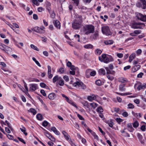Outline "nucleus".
I'll return each mask as SVG.
<instances>
[{
	"instance_id": "f257e3e1",
	"label": "nucleus",
	"mask_w": 146,
	"mask_h": 146,
	"mask_svg": "<svg viewBox=\"0 0 146 146\" xmlns=\"http://www.w3.org/2000/svg\"><path fill=\"white\" fill-rule=\"evenodd\" d=\"M94 30V27L91 25H87L84 27V31L86 34L93 33Z\"/></svg>"
},
{
	"instance_id": "f03ea898",
	"label": "nucleus",
	"mask_w": 146,
	"mask_h": 146,
	"mask_svg": "<svg viewBox=\"0 0 146 146\" xmlns=\"http://www.w3.org/2000/svg\"><path fill=\"white\" fill-rule=\"evenodd\" d=\"M131 26L134 29H141L145 27V25L142 23L134 22L131 24Z\"/></svg>"
},
{
	"instance_id": "7ed1b4c3",
	"label": "nucleus",
	"mask_w": 146,
	"mask_h": 146,
	"mask_svg": "<svg viewBox=\"0 0 146 146\" xmlns=\"http://www.w3.org/2000/svg\"><path fill=\"white\" fill-rule=\"evenodd\" d=\"M102 33L106 36H109L111 34L109 27L107 26H104L102 27Z\"/></svg>"
},
{
	"instance_id": "20e7f679",
	"label": "nucleus",
	"mask_w": 146,
	"mask_h": 146,
	"mask_svg": "<svg viewBox=\"0 0 146 146\" xmlns=\"http://www.w3.org/2000/svg\"><path fill=\"white\" fill-rule=\"evenodd\" d=\"M136 6L143 9H146V1L145 0H140L136 4Z\"/></svg>"
},
{
	"instance_id": "39448f33",
	"label": "nucleus",
	"mask_w": 146,
	"mask_h": 146,
	"mask_svg": "<svg viewBox=\"0 0 146 146\" xmlns=\"http://www.w3.org/2000/svg\"><path fill=\"white\" fill-rule=\"evenodd\" d=\"M44 29V27L42 26L40 28L38 27H35L33 28L32 30L38 33H44L45 32Z\"/></svg>"
},
{
	"instance_id": "423d86ee",
	"label": "nucleus",
	"mask_w": 146,
	"mask_h": 146,
	"mask_svg": "<svg viewBox=\"0 0 146 146\" xmlns=\"http://www.w3.org/2000/svg\"><path fill=\"white\" fill-rule=\"evenodd\" d=\"M81 22L76 19L72 23V27L75 29L79 28L81 26Z\"/></svg>"
},
{
	"instance_id": "0eeeda50",
	"label": "nucleus",
	"mask_w": 146,
	"mask_h": 146,
	"mask_svg": "<svg viewBox=\"0 0 146 146\" xmlns=\"http://www.w3.org/2000/svg\"><path fill=\"white\" fill-rule=\"evenodd\" d=\"M99 59L101 61L105 63H108L109 62V59L106 56V54H103L101 57H99Z\"/></svg>"
},
{
	"instance_id": "6e6552de",
	"label": "nucleus",
	"mask_w": 146,
	"mask_h": 146,
	"mask_svg": "<svg viewBox=\"0 0 146 146\" xmlns=\"http://www.w3.org/2000/svg\"><path fill=\"white\" fill-rule=\"evenodd\" d=\"M136 14L138 19L143 21H146V15H144L138 13H136Z\"/></svg>"
},
{
	"instance_id": "1a4fd4ad",
	"label": "nucleus",
	"mask_w": 146,
	"mask_h": 146,
	"mask_svg": "<svg viewBox=\"0 0 146 146\" xmlns=\"http://www.w3.org/2000/svg\"><path fill=\"white\" fill-rule=\"evenodd\" d=\"M73 86L76 87L78 86L79 87H81L83 89H85L86 88V85L80 81H77L73 84Z\"/></svg>"
},
{
	"instance_id": "9d476101",
	"label": "nucleus",
	"mask_w": 146,
	"mask_h": 146,
	"mask_svg": "<svg viewBox=\"0 0 146 146\" xmlns=\"http://www.w3.org/2000/svg\"><path fill=\"white\" fill-rule=\"evenodd\" d=\"M30 91L32 92L35 91L38 88V85L35 84H32L29 85Z\"/></svg>"
},
{
	"instance_id": "9b49d317",
	"label": "nucleus",
	"mask_w": 146,
	"mask_h": 146,
	"mask_svg": "<svg viewBox=\"0 0 146 146\" xmlns=\"http://www.w3.org/2000/svg\"><path fill=\"white\" fill-rule=\"evenodd\" d=\"M136 87L137 90H140L141 89H143L146 88V84H136L135 85L134 87L135 88Z\"/></svg>"
},
{
	"instance_id": "f8f14e48",
	"label": "nucleus",
	"mask_w": 146,
	"mask_h": 146,
	"mask_svg": "<svg viewBox=\"0 0 146 146\" xmlns=\"http://www.w3.org/2000/svg\"><path fill=\"white\" fill-rule=\"evenodd\" d=\"M99 97L98 95H95L94 94H92L91 96H88L87 99L90 101H92V100H95L98 98Z\"/></svg>"
},
{
	"instance_id": "ddd939ff",
	"label": "nucleus",
	"mask_w": 146,
	"mask_h": 146,
	"mask_svg": "<svg viewBox=\"0 0 146 146\" xmlns=\"http://www.w3.org/2000/svg\"><path fill=\"white\" fill-rule=\"evenodd\" d=\"M78 41L83 43H85L87 41V38L86 37H78Z\"/></svg>"
},
{
	"instance_id": "4468645a",
	"label": "nucleus",
	"mask_w": 146,
	"mask_h": 146,
	"mask_svg": "<svg viewBox=\"0 0 146 146\" xmlns=\"http://www.w3.org/2000/svg\"><path fill=\"white\" fill-rule=\"evenodd\" d=\"M53 23L55 27L59 29L60 27V24L59 21L57 20H54Z\"/></svg>"
},
{
	"instance_id": "2eb2a0df",
	"label": "nucleus",
	"mask_w": 146,
	"mask_h": 146,
	"mask_svg": "<svg viewBox=\"0 0 146 146\" xmlns=\"http://www.w3.org/2000/svg\"><path fill=\"white\" fill-rule=\"evenodd\" d=\"M62 133L64 135V137H65L67 141H71V139H70V136L68 135L67 133L64 131H62Z\"/></svg>"
},
{
	"instance_id": "dca6fc26",
	"label": "nucleus",
	"mask_w": 146,
	"mask_h": 146,
	"mask_svg": "<svg viewBox=\"0 0 146 146\" xmlns=\"http://www.w3.org/2000/svg\"><path fill=\"white\" fill-rule=\"evenodd\" d=\"M118 82L123 83H126L128 81L127 79L123 77H120L118 78Z\"/></svg>"
},
{
	"instance_id": "f3484780",
	"label": "nucleus",
	"mask_w": 146,
	"mask_h": 146,
	"mask_svg": "<svg viewBox=\"0 0 146 146\" xmlns=\"http://www.w3.org/2000/svg\"><path fill=\"white\" fill-rule=\"evenodd\" d=\"M141 32V31L140 30H135L134 31V32L130 33V35L131 36H135L137 35L140 33Z\"/></svg>"
},
{
	"instance_id": "a211bd4d",
	"label": "nucleus",
	"mask_w": 146,
	"mask_h": 146,
	"mask_svg": "<svg viewBox=\"0 0 146 146\" xmlns=\"http://www.w3.org/2000/svg\"><path fill=\"white\" fill-rule=\"evenodd\" d=\"M125 86V83H121L119 86V90L121 91H124L125 90L124 88Z\"/></svg>"
},
{
	"instance_id": "6ab92c4d",
	"label": "nucleus",
	"mask_w": 146,
	"mask_h": 146,
	"mask_svg": "<svg viewBox=\"0 0 146 146\" xmlns=\"http://www.w3.org/2000/svg\"><path fill=\"white\" fill-rule=\"evenodd\" d=\"M55 96V94L54 93H52L49 94L48 98L50 100H53L54 99Z\"/></svg>"
},
{
	"instance_id": "aec40b11",
	"label": "nucleus",
	"mask_w": 146,
	"mask_h": 146,
	"mask_svg": "<svg viewBox=\"0 0 146 146\" xmlns=\"http://www.w3.org/2000/svg\"><path fill=\"white\" fill-rule=\"evenodd\" d=\"M51 130L55 134L57 135L60 134V132L56 129L54 127H52L51 128Z\"/></svg>"
},
{
	"instance_id": "412c9836",
	"label": "nucleus",
	"mask_w": 146,
	"mask_h": 146,
	"mask_svg": "<svg viewBox=\"0 0 146 146\" xmlns=\"http://www.w3.org/2000/svg\"><path fill=\"white\" fill-rule=\"evenodd\" d=\"M9 48L8 46L4 45L3 44H2L1 43H0V48L1 49L3 50H4L6 48Z\"/></svg>"
},
{
	"instance_id": "4be33fe9",
	"label": "nucleus",
	"mask_w": 146,
	"mask_h": 146,
	"mask_svg": "<svg viewBox=\"0 0 146 146\" xmlns=\"http://www.w3.org/2000/svg\"><path fill=\"white\" fill-rule=\"evenodd\" d=\"M60 79H62V78L61 77H58V75L54 77L53 79V83L55 82L58 80H59Z\"/></svg>"
},
{
	"instance_id": "5701e85b",
	"label": "nucleus",
	"mask_w": 146,
	"mask_h": 146,
	"mask_svg": "<svg viewBox=\"0 0 146 146\" xmlns=\"http://www.w3.org/2000/svg\"><path fill=\"white\" fill-rule=\"evenodd\" d=\"M113 41L111 40H105L104 41V43L106 45L111 44H113Z\"/></svg>"
},
{
	"instance_id": "b1692460",
	"label": "nucleus",
	"mask_w": 146,
	"mask_h": 146,
	"mask_svg": "<svg viewBox=\"0 0 146 146\" xmlns=\"http://www.w3.org/2000/svg\"><path fill=\"white\" fill-rule=\"evenodd\" d=\"M98 72L100 75H104L106 73V72L105 70L103 68L100 69L98 70Z\"/></svg>"
},
{
	"instance_id": "393cba45",
	"label": "nucleus",
	"mask_w": 146,
	"mask_h": 146,
	"mask_svg": "<svg viewBox=\"0 0 146 146\" xmlns=\"http://www.w3.org/2000/svg\"><path fill=\"white\" fill-rule=\"evenodd\" d=\"M105 69L106 71V74H113L114 72L113 71H111L109 69L108 67H106Z\"/></svg>"
},
{
	"instance_id": "a878e982",
	"label": "nucleus",
	"mask_w": 146,
	"mask_h": 146,
	"mask_svg": "<svg viewBox=\"0 0 146 146\" xmlns=\"http://www.w3.org/2000/svg\"><path fill=\"white\" fill-rule=\"evenodd\" d=\"M90 70L88 69L86 71V76L87 78H89L90 77Z\"/></svg>"
},
{
	"instance_id": "bb28decb",
	"label": "nucleus",
	"mask_w": 146,
	"mask_h": 146,
	"mask_svg": "<svg viewBox=\"0 0 146 146\" xmlns=\"http://www.w3.org/2000/svg\"><path fill=\"white\" fill-rule=\"evenodd\" d=\"M127 127L128 128H129V131L130 132H132L134 130V129L133 128L131 123L128 124L127 125Z\"/></svg>"
},
{
	"instance_id": "cd10ccee",
	"label": "nucleus",
	"mask_w": 146,
	"mask_h": 146,
	"mask_svg": "<svg viewBox=\"0 0 146 146\" xmlns=\"http://www.w3.org/2000/svg\"><path fill=\"white\" fill-rule=\"evenodd\" d=\"M20 129L21 131L26 136L27 135V133L26 132V129L25 127H23L22 128H20Z\"/></svg>"
},
{
	"instance_id": "c85d7f7f",
	"label": "nucleus",
	"mask_w": 146,
	"mask_h": 146,
	"mask_svg": "<svg viewBox=\"0 0 146 146\" xmlns=\"http://www.w3.org/2000/svg\"><path fill=\"white\" fill-rule=\"evenodd\" d=\"M85 48H92L93 47V46L91 44H88L84 46Z\"/></svg>"
},
{
	"instance_id": "c756f323",
	"label": "nucleus",
	"mask_w": 146,
	"mask_h": 146,
	"mask_svg": "<svg viewBox=\"0 0 146 146\" xmlns=\"http://www.w3.org/2000/svg\"><path fill=\"white\" fill-rule=\"evenodd\" d=\"M133 126L135 128H137L139 125V123L137 121H135L133 124Z\"/></svg>"
},
{
	"instance_id": "7c9ffc66",
	"label": "nucleus",
	"mask_w": 146,
	"mask_h": 146,
	"mask_svg": "<svg viewBox=\"0 0 146 146\" xmlns=\"http://www.w3.org/2000/svg\"><path fill=\"white\" fill-rule=\"evenodd\" d=\"M30 46H31V48H32L36 51H39V49H38L36 46H35L34 45L31 44V45Z\"/></svg>"
},
{
	"instance_id": "2f4dec72",
	"label": "nucleus",
	"mask_w": 146,
	"mask_h": 146,
	"mask_svg": "<svg viewBox=\"0 0 146 146\" xmlns=\"http://www.w3.org/2000/svg\"><path fill=\"white\" fill-rule=\"evenodd\" d=\"M33 60L35 62L36 64L39 67H40L41 66L40 64V63L39 62L37 61L36 58L33 57L32 58Z\"/></svg>"
},
{
	"instance_id": "473e14b6",
	"label": "nucleus",
	"mask_w": 146,
	"mask_h": 146,
	"mask_svg": "<svg viewBox=\"0 0 146 146\" xmlns=\"http://www.w3.org/2000/svg\"><path fill=\"white\" fill-rule=\"evenodd\" d=\"M36 118L38 120H41L42 119V116L41 114L38 113L36 115Z\"/></svg>"
},
{
	"instance_id": "72a5a7b5",
	"label": "nucleus",
	"mask_w": 146,
	"mask_h": 146,
	"mask_svg": "<svg viewBox=\"0 0 146 146\" xmlns=\"http://www.w3.org/2000/svg\"><path fill=\"white\" fill-rule=\"evenodd\" d=\"M49 13L50 14V17L52 18H54L55 16V14L54 12L52 11H49Z\"/></svg>"
},
{
	"instance_id": "f704fd0d",
	"label": "nucleus",
	"mask_w": 146,
	"mask_h": 146,
	"mask_svg": "<svg viewBox=\"0 0 146 146\" xmlns=\"http://www.w3.org/2000/svg\"><path fill=\"white\" fill-rule=\"evenodd\" d=\"M32 2L33 4L37 6H38L40 5V4L37 0H32Z\"/></svg>"
},
{
	"instance_id": "c9c22d12",
	"label": "nucleus",
	"mask_w": 146,
	"mask_h": 146,
	"mask_svg": "<svg viewBox=\"0 0 146 146\" xmlns=\"http://www.w3.org/2000/svg\"><path fill=\"white\" fill-rule=\"evenodd\" d=\"M58 84L60 86H62L64 84V82L62 79H60L59 80H58Z\"/></svg>"
},
{
	"instance_id": "e433bc0d",
	"label": "nucleus",
	"mask_w": 146,
	"mask_h": 146,
	"mask_svg": "<svg viewBox=\"0 0 146 146\" xmlns=\"http://www.w3.org/2000/svg\"><path fill=\"white\" fill-rule=\"evenodd\" d=\"M128 109H133L134 108V106L132 104L130 103L128 105Z\"/></svg>"
},
{
	"instance_id": "4c0bfd02",
	"label": "nucleus",
	"mask_w": 146,
	"mask_h": 146,
	"mask_svg": "<svg viewBox=\"0 0 146 146\" xmlns=\"http://www.w3.org/2000/svg\"><path fill=\"white\" fill-rule=\"evenodd\" d=\"M96 84L98 86H100L102 84V82L100 80H99L96 81Z\"/></svg>"
},
{
	"instance_id": "58836bf2",
	"label": "nucleus",
	"mask_w": 146,
	"mask_h": 146,
	"mask_svg": "<svg viewBox=\"0 0 146 146\" xmlns=\"http://www.w3.org/2000/svg\"><path fill=\"white\" fill-rule=\"evenodd\" d=\"M103 109L101 106L99 107L96 110L99 113H100L103 112Z\"/></svg>"
},
{
	"instance_id": "ea45409f",
	"label": "nucleus",
	"mask_w": 146,
	"mask_h": 146,
	"mask_svg": "<svg viewBox=\"0 0 146 146\" xmlns=\"http://www.w3.org/2000/svg\"><path fill=\"white\" fill-rule=\"evenodd\" d=\"M29 111L33 113L34 115H35L36 113V110L33 108H31Z\"/></svg>"
},
{
	"instance_id": "a19ab883",
	"label": "nucleus",
	"mask_w": 146,
	"mask_h": 146,
	"mask_svg": "<svg viewBox=\"0 0 146 146\" xmlns=\"http://www.w3.org/2000/svg\"><path fill=\"white\" fill-rule=\"evenodd\" d=\"M107 78L110 80H112L114 79L113 77L112 76H111L110 75H107Z\"/></svg>"
},
{
	"instance_id": "79ce46f5",
	"label": "nucleus",
	"mask_w": 146,
	"mask_h": 146,
	"mask_svg": "<svg viewBox=\"0 0 146 146\" xmlns=\"http://www.w3.org/2000/svg\"><path fill=\"white\" fill-rule=\"evenodd\" d=\"M115 119L117 122L118 123H120L123 121L122 119L119 118H115Z\"/></svg>"
},
{
	"instance_id": "37998d69",
	"label": "nucleus",
	"mask_w": 146,
	"mask_h": 146,
	"mask_svg": "<svg viewBox=\"0 0 146 146\" xmlns=\"http://www.w3.org/2000/svg\"><path fill=\"white\" fill-rule=\"evenodd\" d=\"M8 47L9 48H6L5 49L4 51H5L6 53H8L9 52H10L11 50V49L10 47L8 46Z\"/></svg>"
},
{
	"instance_id": "c03bdc74",
	"label": "nucleus",
	"mask_w": 146,
	"mask_h": 146,
	"mask_svg": "<svg viewBox=\"0 0 146 146\" xmlns=\"http://www.w3.org/2000/svg\"><path fill=\"white\" fill-rule=\"evenodd\" d=\"M64 69L63 68H61L59 69L58 72H60V74H63L64 72Z\"/></svg>"
},
{
	"instance_id": "a18cd8bd",
	"label": "nucleus",
	"mask_w": 146,
	"mask_h": 146,
	"mask_svg": "<svg viewBox=\"0 0 146 146\" xmlns=\"http://www.w3.org/2000/svg\"><path fill=\"white\" fill-rule=\"evenodd\" d=\"M5 122L7 124L8 127L10 128V129L12 130L13 129L11 127V126L10 125V123L7 120H6L5 121Z\"/></svg>"
},
{
	"instance_id": "49530a36",
	"label": "nucleus",
	"mask_w": 146,
	"mask_h": 146,
	"mask_svg": "<svg viewBox=\"0 0 146 146\" xmlns=\"http://www.w3.org/2000/svg\"><path fill=\"white\" fill-rule=\"evenodd\" d=\"M82 104L84 106L88 108V103L87 101H84L82 103Z\"/></svg>"
},
{
	"instance_id": "de8ad7c7",
	"label": "nucleus",
	"mask_w": 146,
	"mask_h": 146,
	"mask_svg": "<svg viewBox=\"0 0 146 146\" xmlns=\"http://www.w3.org/2000/svg\"><path fill=\"white\" fill-rule=\"evenodd\" d=\"M41 94L44 96H46V94L45 91L43 90H41L40 91Z\"/></svg>"
},
{
	"instance_id": "09e8293b",
	"label": "nucleus",
	"mask_w": 146,
	"mask_h": 146,
	"mask_svg": "<svg viewBox=\"0 0 146 146\" xmlns=\"http://www.w3.org/2000/svg\"><path fill=\"white\" fill-rule=\"evenodd\" d=\"M135 57V54L134 53H133L131 54L129 56V58H130L133 59Z\"/></svg>"
},
{
	"instance_id": "8fccbe9b",
	"label": "nucleus",
	"mask_w": 146,
	"mask_h": 146,
	"mask_svg": "<svg viewBox=\"0 0 146 146\" xmlns=\"http://www.w3.org/2000/svg\"><path fill=\"white\" fill-rule=\"evenodd\" d=\"M48 123L46 121H44L42 123V125L44 127H46L48 125Z\"/></svg>"
},
{
	"instance_id": "3c124183",
	"label": "nucleus",
	"mask_w": 146,
	"mask_h": 146,
	"mask_svg": "<svg viewBox=\"0 0 146 146\" xmlns=\"http://www.w3.org/2000/svg\"><path fill=\"white\" fill-rule=\"evenodd\" d=\"M138 70V69L137 68V67H136L135 66L133 67L132 68V71L133 72H136Z\"/></svg>"
},
{
	"instance_id": "603ef678",
	"label": "nucleus",
	"mask_w": 146,
	"mask_h": 146,
	"mask_svg": "<svg viewBox=\"0 0 146 146\" xmlns=\"http://www.w3.org/2000/svg\"><path fill=\"white\" fill-rule=\"evenodd\" d=\"M96 74V72L95 71H93L91 72V70H90V75L91 76H95Z\"/></svg>"
},
{
	"instance_id": "864d4df0",
	"label": "nucleus",
	"mask_w": 146,
	"mask_h": 146,
	"mask_svg": "<svg viewBox=\"0 0 146 146\" xmlns=\"http://www.w3.org/2000/svg\"><path fill=\"white\" fill-rule=\"evenodd\" d=\"M44 10V9L42 7H40L38 8V11L40 12H41Z\"/></svg>"
},
{
	"instance_id": "5fc2aeb1",
	"label": "nucleus",
	"mask_w": 146,
	"mask_h": 146,
	"mask_svg": "<svg viewBox=\"0 0 146 146\" xmlns=\"http://www.w3.org/2000/svg\"><path fill=\"white\" fill-rule=\"evenodd\" d=\"M95 51H96L97 53L99 55H100L102 52V50L99 49H97Z\"/></svg>"
},
{
	"instance_id": "6e6d98bb",
	"label": "nucleus",
	"mask_w": 146,
	"mask_h": 146,
	"mask_svg": "<svg viewBox=\"0 0 146 146\" xmlns=\"http://www.w3.org/2000/svg\"><path fill=\"white\" fill-rule=\"evenodd\" d=\"M141 129L143 131H144L145 130V125H142L141 127Z\"/></svg>"
},
{
	"instance_id": "4d7b16f0",
	"label": "nucleus",
	"mask_w": 146,
	"mask_h": 146,
	"mask_svg": "<svg viewBox=\"0 0 146 146\" xmlns=\"http://www.w3.org/2000/svg\"><path fill=\"white\" fill-rule=\"evenodd\" d=\"M122 115L124 117H127L128 115V113L126 112H124L123 113Z\"/></svg>"
},
{
	"instance_id": "13d9d810",
	"label": "nucleus",
	"mask_w": 146,
	"mask_h": 146,
	"mask_svg": "<svg viewBox=\"0 0 146 146\" xmlns=\"http://www.w3.org/2000/svg\"><path fill=\"white\" fill-rule=\"evenodd\" d=\"M137 136L140 140H141L143 138L142 136L140 133H138Z\"/></svg>"
},
{
	"instance_id": "bf43d9fd",
	"label": "nucleus",
	"mask_w": 146,
	"mask_h": 146,
	"mask_svg": "<svg viewBox=\"0 0 146 146\" xmlns=\"http://www.w3.org/2000/svg\"><path fill=\"white\" fill-rule=\"evenodd\" d=\"M92 134L94 136V138L96 139L97 140L99 139L98 136L96 135V134L94 132V133H92Z\"/></svg>"
},
{
	"instance_id": "052dcab7",
	"label": "nucleus",
	"mask_w": 146,
	"mask_h": 146,
	"mask_svg": "<svg viewBox=\"0 0 146 146\" xmlns=\"http://www.w3.org/2000/svg\"><path fill=\"white\" fill-rule=\"evenodd\" d=\"M18 138L20 141L22 142L24 144H25L26 143L24 141L23 139L20 138L19 137H18Z\"/></svg>"
},
{
	"instance_id": "680f3d73",
	"label": "nucleus",
	"mask_w": 146,
	"mask_h": 146,
	"mask_svg": "<svg viewBox=\"0 0 146 146\" xmlns=\"http://www.w3.org/2000/svg\"><path fill=\"white\" fill-rule=\"evenodd\" d=\"M142 52V50L141 49H139L136 51L137 54L139 55L141 54Z\"/></svg>"
},
{
	"instance_id": "e2e57ef3",
	"label": "nucleus",
	"mask_w": 146,
	"mask_h": 146,
	"mask_svg": "<svg viewBox=\"0 0 146 146\" xmlns=\"http://www.w3.org/2000/svg\"><path fill=\"white\" fill-rule=\"evenodd\" d=\"M48 74L49 78H51L52 77L53 75L51 74V72H48Z\"/></svg>"
},
{
	"instance_id": "0e129e2a",
	"label": "nucleus",
	"mask_w": 146,
	"mask_h": 146,
	"mask_svg": "<svg viewBox=\"0 0 146 146\" xmlns=\"http://www.w3.org/2000/svg\"><path fill=\"white\" fill-rule=\"evenodd\" d=\"M5 131L8 133H11V131L7 127H5Z\"/></svg>"
},
{
	"instance_id": "69168bd1",
	"label": "nucleus",
	"mask_w": 146,
	"mask_h": 146,
	"mask_svg": "<svg viewBox=\"0 0 146 146\" xmlns=\"http://www.w3.org/2000/svg\"><path fill=\"white\" fill-rule=\"evenodd\" d=\"M40 86L42 88H44L46 87V85L44 83H41L40 84Z\"/></svg>"
},
{
	"instance_id": "338daca9",
	"label": "nucleus",
	"mask_w": 146,
	"mask_h": 146,
	"mask_svg": "<svg viewBox=\"0 0 146 146\" xmlns=\"http://www.w3.org/2000/svg\"><path fill=\"white\" fill-rule=\"evenodd\" d=\"M143 75V73L142 72H140L137 75V77L139 78L142 77V76Z\"/></svg>"
},
{
	"instance_id": "774afa93",
	"label": "nucleus",
	"mask_w": 146,
	"mask_h": 146,
	"mask_svg": "<svg viewBox=\"0 0 146 146\" xmlns=\"http://www.w3.org/2000/svg\"><path fill=\"white\" fill-rule=\"evenodd\" d=\"M63 78L66 82L68 81L69 80V78L67 76H64L63 77Z\"/></svg>"
}]
</instances>
